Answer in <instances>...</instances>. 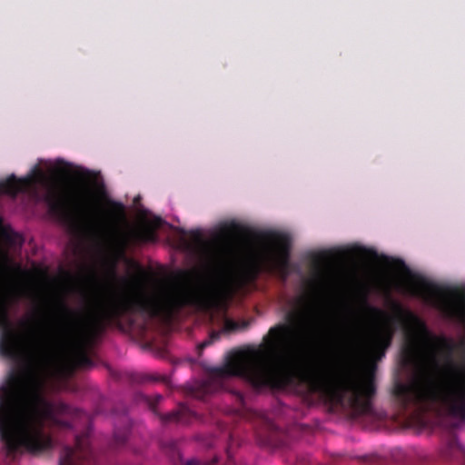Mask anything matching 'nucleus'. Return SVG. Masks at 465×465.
Here are the masks:
<instances>
[{
    "label": "nucleus",
    "mask_w": 465,
    "mask_h": 465,
    "mask_svg": "<svg viewBox=\"0 0 465 465\" xmlns=\"http://www.w3.org/2000/svg\"><path fill=\"white\" fill-rule=\"evenodd\" d=\"M308 344L309 339H298L291 325L278 323L269 329L258 347L232 352L223 366L212 369L208 379L199 385L197 397L231 391L229 384L235 378L256 391L283 390L301 381L331 403L348 405L357 415L371 414L375 394L373 371L361 377L327 361L304 368L302 352Z\"/></svg>",
    "instance_id": "f257e3e1"
},
{
    "label": "nucleus",
    "mask_w": 465,
    "mask_h": 465,
    "mask_svg": "<svg viewBox=\"0 0 465 465\" xmlns=\"http://www.w3.org/2000/svg\"><path fill=\"white\" fill-rule=\"evenodd\" d=\"M57 343L50 331L34 336L25 343L12 330L3 331L0 337V354L22 365L20 373L12 378V387L0 395V438L8 456L40 454L52 449L53 439L45 426L71 427L60 416L89 420L85 412L64 402H53L45 395L36 371L49 361Z\"/></svg>",
    "instance_id": "f03ea898"
},
{
    "label": "nucleus",
    "mask_w": 465,
    "mask_h": 465,
    "mask_svg": "<svg viewBox=\"0 0 465 465\" xmlns=\"http://www.w3.org/2000/svg\"><path fill=\"white\" fill-rule=\"evenodd\" d=\"M20 263L15 262L7 252L0 256V281L15 274H21ZM61 307L69 315V319L59 328L51 324H37V329H31L26 336L22 337L15 330L22 342H26L34 336L50 331L54 342H63L69 353L61 362L60 369L66 377L73 376L79 369H89L94 361L89 351L107 328L114 327L123 332L136 331L143 334V297L110 293L105 299L99 300L94 310L86 312L74 311L65 303ZM9 324V307L0 296V326L11 330ZM13 331V329H12Z\"/></svg>",
    "instance_id": "7ed1b4c3"
},
{
    "label": "nucleus",
    "mask_w": 465,
    "mask_h": 465,
    "mask_svg": "<svg viewBox=\"0 0 465 465\" xmlns=\"http://www.w3.org/2000/svg\"><path fill=\"white\" fill-rule=\"evenodd\" d=\"M404 330V358L408 362L421 361L438 368L440 356H443L450 371V376L442 382L424 372L404 383V413L444 411L465 420V371L451 361L456 350L454 341L432 334L422 320L405 309Z\"/></svg>",
    "instance_id": "20e7f679"
},
{
    "label": "nucleus",
    "mask_w": 465,
    "mask_h": 465,
    "mask_svg": "<svg viewBox=\"0 0 465 465\" xmlns=\"http://www.w3.org/2000/svg\"><path fill=\"white\" fill-rule=\"evenodd\" d=\"M81 182L75 184L69 195L57 187L48 189L45 203L54 216L68 219L73 213L90 214L96 206L94 190H103L104 184L90 171L80 175Z\"/></svg>",
    "instance_id": "39448f33"
},
{
    "label": "nucleus",
    "mask_w": 465,
    "mask_h": 465,
    "mask_svg": "<svg viewBox=\"0 0 465 465\" xmlns=\"http://www.w3.org/2000/svg\"><path fill=\"white\" fill-rule=\"evenodd\" d=\"M410 292L438 309L446 318L465 325V292L441 286L417 276L409 284Z\"/></svg>",
    "instance_id": "423d86ee"
},
{
    "label": "nucleus",
    "mask_w": 465,
    "mask_h": 465,
    "mask_svg": "<svg viewBox=\"0 0 465 465\" xmlns=\"http://www.w3.org/2000/svg\"><path fill=\"white\" fill-rule=\"evenodd\" d=\"M261 239L263 242L261 262H251L244 270V277L254 281L263 265L268 271L279 273L285 280L290 271L291 238L286 233L269 231L262 232Z\"/></svg>",
    "instance_id": "0eeeda50"
},
{
    "label": "nucleus",
    "mask_w": 465,
    "mask_h": 465,
    "mask_svg": "<svg viewBox=\"0 0 465 465\" xmlns=\"http://www.w3.org/2000/svg\"><path fill=\"white\" fill-rule=\"evenodd\" d=\"M394 319L386 318L377 325L369 336H363L358 329L351 328L342 337L343 350L352 357L373 355L383 357L391 346L395 333Z\"/></svg>",
    "instance_id": "6e6552de"
},
{
    "label": "nucleus",
    "mask_w": 465,
    "mask_h": 465,
    "mask_svg": "<svg viewBox=\"0 0 465 465\" xmlns=\"http://www.w3.org/2000/svg\"><path fill=\"white\" fill-rule=\"evenodd\" d=\"M104 237L110 249L124 255L131 245L154 242L156 233L151 228L132 232L123 231L114 223L106 225Z\"/></svg>",
    "instance_id": "1a4fd4ad"
},
{
    "label": "nucleus",
    "mask_w": 465,
    "mask_h": 465,
    "mask_svg": "<svg viewBox=\"0 0 465 465\" xmlns=\"http://www.w3.org/2000/svg\"><path fill=\"white\" fill-rule=\"evenodd\" d=\"M93 450L87 432L75 436L74 447L63 448L59 465H94Z\"/></svg>",
    "instance_id": "9d476101"
},
{
    "label": "nucleus",
    "mask_w": 465,
    "mask_h": 465,
    "mask_svg": "<svg viewBox=\"0 0 465 465\" xmlns=\"http://www.w3.org/2000/svg\"><path fill=\"white\" fill-rule=\"evenodd\" d=\"M43 177L44 173L37 167L23 178L11 174L7 179L0 181V195L6 194L15 198L19 193H28L35 189L39 179Z\"/></svg>",
    "instance_id": "9b49d317"
},
{
    "label": "nucleus",
    "mask_w": 465,
    "mask_h": 465,
    "mask_svg": "<svg viewBox=\"0 0 465 465\" xmlns=\"http://www.w3.org/2000/svg\"><path fill=\"white\" fill-rule=\"evenodd\" d=\"M144 401L153 414L161 420L162 423L169 424L183 421V411H173L166 414H161L157 410V405L163 401L161 394H155L153 397L144 396Z\"/></svg>",
    "instance_id": "f8f14e48"
},
{
    "label": "nucleus",
    "mask_w": 465,
    "mask_h": 465,
    "mask_svg": "<svg viewBox=\"0 0 465 465\" xmlns=\"http://www.w3.org/2000/svg\"><path fill=\"white\" fill-rule=\"evenodd\" d=\"M247 326H248L247 322H242L240 325L238 322H234L232 320H226L225 322H224V326H223V331H213L210 333L208 339H206L205 341H203V342H201L199 344L198 349L200 351H203L206 347H208L211 344H213L214 341H218L220 339L221 333L223 331H225V332L235 331L239 330L240 328L245 329Z\"/></svg>",
    "instance_id": "ddd939ff"
},
{
    "label": "nucleus",
    "mask_w": 465,
    "mask_h": 465,
    "mask_svg": "<svg viewBox=\"0 0 465 465\" xmlns=\"http://www.w3.org/2000/svg\"><path fill=\"white\" fill-rule=\"evenodd\" d=\"M129 434V430L127 428H124V430H114V446L119 448L124 445V443L127 441Z\"/></svg>",
    "instance_id": "4468645a"
},
{
    "label": "nucleus",
    "mask_w": 465,
    "mask_h": 465,
    "mask_svg": "<svg viewBox=\"0 0 465 465\" xmlns=\"http://www.w3.org/2000/svg\"><path fill=\"white\" fill-rule=\"evenodd\" d=\"M112 210L110 211V214L114 216L115 218L121 219L124 214V207L120 203H112Z\"/></svg>",
    "instance_id": "2eb2a0df"
},
{
    "label": "nucleus",
    "mask_w": 465,
    "mask_h": 465,
    "mask_svg": "<svg viewBox=\"0 0 465 465\" xmlns=\"http://www.w3.org/2000/svg\"><path fill=\"white\" fill-rule=\"evenodd\" d=\"M163 380L160 376L153 375V374H141L139 375V379L137 380L139 382H145V381H158Z\"/></svg>",
    "instance_id": "dca6fc26"
},
{
    "label": "nucleus",
    "mask_w": 465,
    "mask_h": 465,
    "mask_svg": "<svg viewBox=\"0 0 465 465\" xmlns=\"http://www.w3.org/2000/svg\"><path fill=\"white\" fill-rule=\"evenodd\" d=\"M316 279L320 285L322 287H326L329 284V279L322 272H319L317 273Z\"/></svg>",
    "instance_id": "f3484780"
},
{
    "label": "nucleus",
    "mask_w": 465,
    "mask_h": 465,
    "mask_svg": "<svg viewBox=\"0 0 465 465\" xmlns=\"http://www.w3.org/2000/svg\"><path fill=\"white\" fill-rule=\"evenodd\" d=\"M190 234L194 242H201L203 241V235L200 231H192Z\"/></svg>",
    "instance_id": "a211bd4d"
},
{
    "label": "nucleus",
    "mask_w": 465,
    "mask_h": 465,
    "mask_svg": "<svg viewBox=\"0 0 465 465\" xmlns=\"http://www.w3.org/2000/svg\"><path fill=\"white\" fill-rule=\"evenodd\" d=\"M3 236L6 240V242H8L9 243H14L15 242V240H14L15 235H14V233L8 232H3Z\"/></svg>",
    "instance_id": "6ab92c4d"
},
{
    "label": "nucleus",
    "mask_w": 465,
    "mask_h": 465,
    "mask_svg": "<svg viewBox=\"0 0 465 465\" xmlns=\"http://www.w3.org/2000/svg\"><path fill=\"white\" fill-rule=\"evenodd\" d=\"M367 308H368V310H369L371 313H373V314H375V315H377V316H379V317H380V316H383V315H384V312H383L381 310L378 309V308L371 307V306H368Z\"/></svg>",
    "instance_id": "aec40b11"
},
{
    "label": "nucleus",
    "mask_w": 465,
    "mask_h": 465,
    "mask_svg": "<svg viewBox=\"0 0 465 465\" xmlns=\"http://www.w3.org/2000/svg\"><path fill=\"white\" fill-rule=\"evenodd\" d=\"M287 317H288V321H289V322H293L294 320H296V319H297V317H298V313H297V312H290V313L287 315Z\"/></svg>",
    "instance_id": "412c9836"
},
{
    "label": "nucleus",
    "mask_w": 465,
    "mask_h": 465,
    "mask_svg": "<svg viewBox=\"0 0 465 465\" xmlns=\"http://www.w3.org/2000/svg\"><path fill=\"white\" fill-rule=\"evenodd\" d=\"M232 393H235L237 398L240 400V401H243V395L239 392V391H231Z\"/></svg>",
    "instance_id": "4be33fe9"
},
{
    "label": "nucleus",
    "mask_w": 465,
    "mask_h": 465,
    "mask_svg": "<svg viewBox=\"0 0 465 465\" xmlns=\"http://www.w3.org/2000/svg\"><path fill=\"white\" fill-rule=\"evenodd\" d=\"M397 262L399 263V265H400L401 267H402V268H406V265H405V263H404V262H403V261L399 260Z\"/></svg>",
    "instance_id": "5701e85b"
}]
</instances>
